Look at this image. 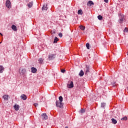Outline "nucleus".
Returning a JSON list of instances; mask_svg holds the SVG:
<instances>
[{"instance_id": "f257e3e1", "label": "nucleus", "mask_w": 128, "mask_h": 128, "mask_svg": "<svg viewBox=\"0 0 128 128\" xmlns=\"http://www.w3.org/2000/svg\"><path fill=\"white\" fill-rule=\"evenodd\" d=\"M56 104L58 108H62V106H64V104L58 100L56 102Z\"/></svg>"}, {"instance_id": "f03ea898", "label": "nucleus", "mask_w": 128, "mask_h": 128, "mask_svg": "<svg viewBox=\"0 0 128 128\" xmlns=\"http://www.w3.org/2000/svg\"><path fill=\"white\" fill-rule=\"evenodd\" d=\"M74 87V82L72 81H69L68 84H67V88H72Z\"/></svg>"}, {"instance_id": "7ed1b4c3", "label": "nucleus", "mask_w": 128, "mask_h": 128, "mask_svg": "<svg viewBox=\"0 0 128 128\" xmlns=\"http://www.w3.org/2000/svg\"><path fill=\"white\" fill-rule=\"evenodd\" d=\"M90 66H86V67L84 68L85 74H88L90 73Z\"/></svg>"}, {"instance_id": "20e7f679", "label": "nucleus", "mask_w": 128, "mask_h": 128, "mask_svg": "<svg viewBox=\"0 0 128 128\" xmlns=\"http://www.w3.org/2000/svg\"><path fill=\"white\" fill-rule=\"evenodd\" d=\"M56 58V54H50L48 56V59L50 60H54V58Z\"/></svg>"}, {"instance_id": "39448f33", "label": "nucleus", "mask_w": 128, "mask_h": 128, "mask_svg": "<svg viewBox=\"0 0 128 128\" xmlns=\"http://www.w3.org/2000/svg\"><path fill=\"white\" fill-rule=\"evenodd\" d=\"M42 118L43 120H48V116H46V114L44 113L42 114Z\"/></svg>"}, {"instance_id": "423d86ee", "label": "nucleus", "mask_w": 128, "mask_h": 128, "mask_svg": "<svg viewBox=\"0 0 128 128\" xmlns=\"http://www.w3.org/2000/svg\"><path fill=\"white\" fill-rule=\"evenodd\" d=\"M6 8H12L10 5V0H7L6 1Z\"/></svg>"}, {"instance_id": "0eeeda50", "label": "nucleus", "mask_w": 128, "mask_h": 128, "mask_svg": "<svg viewBox=\"0 0 128 128\" xmlns=\"http://www.w3.org/2000/svg\"><path fill=\"white\" fill-rule=\"evenodd\" d=\"M94 2L92 0H90L87 2V6H94Z\"/></svg>"}, {"instance_id": "6e6552de", "label": "nucleus", "mask_w": 128, "mask_h": 128, "mask_svg": "<svg viewBox=\"0 0 128 128\" xmlns=\"http://www.w3.org/2000/svg\"><path fill=\"white\" fill-rule=\"evenodd\" d=\"M31 70H32V72L33 74H36L38 70H36V68H34V67H32L31 68Z\"/></svg>"}, {"instance_id": "1a4fd4ad", "label": "nucleus", "mask_w": 128, "mask_h": 128, "mask_svg": "<svg viewBox=\"0 0 128 128\" xmlns=\"http://www.w3.org/2000/svg\"><path fill=\"white\" fill-rule=\"evenodd\" d=\"M20 76H24L26 74V69H22L21 72H20Z\"/></svg>"}, {"instance_id": "9d476101", "label": "nucleus", "mask_w": 128, "mask_h": 128, "mask_svg": "<svg viewBox=\"0 0 128 128\" xmlns=\"http://www.w3.org/2000/svg\"><path fill=\"white\" fill-rule=\"evenodd\" d=\"M20 98L23 100H26V96L24 94H22L20 96Z\"/></svg>"}, {"instance_id": "9b49d317", "label": "nucleus", "mask_w": 128, "mask_h": 128, "mask_svg": "<svg viewBox=\"0 0 128 128\" xmlns=\"http://www.w3.org/2000/svg\"><path fill=\"white\" fill-rule=\"evenodd\" d=\"M14 108L15 110H20V106L17 104H15L14 106Z\"/></svg>"}, {"instance_id": "f8f14e48", "label": "nucleus", "mask_w": 128, "mask_h": 128, "mask_svg": "<svg viewBox=\"0 0 128 128\" xmlns=\"http://www.w3.org/2000/svg\"><path fill=\"white\" fill-rule=\"evenodd\" d=\"M4 66H0V74H2L4 72Z\"/></svg>"}, {"instance_id": "ddd939ff", "label": "nucleus", "mask_w": 128, "mask_h": 128, "mask_svg": "<svg viewBox=\"0 0 128 128\" xmlns=\"http://www.w3.org/2000/svg\"><path fill=\"white\" fill-rule=\"evenodd\" d=\"M48 10V5H44L42 7V10Z\"/></svg>"}, {"instance_id": "4468645a", "label": "nucleus", "mask_w": 128, "mask_h": 128, "mask_svg": "<svg viewBox=\"0 0 128 128\" xmlns=\"http://www.w3.org/2000/svg\"><path fill=\"white\" fill-rule=\"evenodd\" d=\"M112 124H117L118 122V121L114 118L112 119Z\"/></svg>"}, {"instance_id": "2eb2a0df", "label": "nucleus", "mask_w": 128, "mask_h": 128, "mask_svg": "<svg viewBox=\"0 0 128 128\" xmlns=\"http://www.w3.org/2000/svg\"><path fill=\"white\" fill-rule=\"evenodd\" d=\"M84 72L82 70H81L80 72L79 73L80 76H84Z\"/></svg>"}, {"instance_id": "dca6fc26", "label": "nucleus", "mask_w": 128, "mask_h": 128, "mask_svg": "<svg viewBox=\"0 0 128 128\" xmlns=\"http://www.w3.org/2000/svg\"><path fill=\"white\" fill-rule=\"evenodd\" d=\"M8 95H4L3 96V98H4V100H8Z\"/></svg>"}, {"instance_id": "f3484780", "label": "nucleus", "mask_w": 128, "mask_h": 128, "mask_svg": "<svg viewBox=\"0 0 128 128\" xmlns=\"http://www.w3.org/2000/svg\"><path fill=\"white\" fill-rule=\"evenodd\" d=\"M12 30H16V26L13 24L12 26Z\"/></svg>"}, {"instance_id": "a211bd4d", "label": "nucleus", "mask_w": 128, "mask_h": 128, "mask_svg": "<svg viewBox=\"0 0 128 128\" xmlns=\"http://www.w3.org/2000/svg\"><path fill=\"white\" fill-rule=\"evenodd\" d=\"M58 42V38L56 37H55V38L54 39V44H56Z\"/></svg>"}, {"instance_id": "6ab92c4d", "label": "nucleus", "mask_w": 128, "mask_h": 128, "mask_svg": "<svg viewBox=\"0 0 128 128\" xmlns=\"http://www.w3.org/2000/svg\"><path fill=\"white\" fill-rule=\"evenodd\" d=\"M38 62H39V64H42L44 62V59L42 58H40L38 60Z\"/></svg>"}, {"instance_id": "aec40b11", "label": "nucleus", "mask_w": 128, "mask_h": 128, "mask_svg": "<svg viewBox=\"0 0 128 128\" xmlns=\"http://www.w3.org/2000/svg\"><path fill=\"white\" fill-rule=\"evenodd\" d=\"M59 98V102H62V100H64V98H62V96H60L58 98Z\"/></svg>"}, {"instance_id": "412c9836", "label": "nucleus", "mask_w": 128, "mask_h": 128, "mask_svg": "<svg viewBox=\"0 0 128 128\" xmlns=\"http://www.w3.org/2000/svg\"><path fill=\"white\" fill-rule=\"evenodd\" d=\"M28 6L30 8H32V2H29L28 4Z\"/></svg>"}, {"instance_id": "4be33fe9", "label": "nucleus", "mask_w": 128, "mask_h": 128, "mask_svg": "<svg viewBox=\"0 0 128 128\" xmlns=\"http://www.w3.org/2000/svg\"><path fill=\"white\" fill-rule=\"evenodd\" d=\"M78 14H83L82 10H78Z\"/></svg>"}, {"instance_id": "5701e85b", "label": "nucleus", "mask_w": 128, "mask_h": 128, "mask_svg": "<svg viewBox=\"0 0 128 128\" xmlns=\"http://www.w3.org/2000/svg\"><path fill=\"white\" fill-rule=\"evenodd\" d=\"M121 120H128V117L124 116L121 118Z\"/></svg>"}, {"instance_id": "b1692460", "label": "nucleus", "mask_w": 128, "mask_h": 128, "mask_svg": "<svg viewBox=\"0 0 128 128\" xmlns=\"http://www.w3.org/2000/svg\"><path fill=\"white\" fill-rule=\"evenodd\" d=\"M98 20H102V16L99 15L98 16Z\"/></svg>"}, {"instance_id": "393cba45", "label": "nucleus", "mask_w": 128, "mask_h": 128, "mask_svg": "<svg viewBox=\"0 0 128 128\" xmlns=\"http://www.w3.org/2000/svg\"><path fill=\"white\" fill-rule=\"evenodd\" d=\"M121 16L122 18H120V22H124V16L123 15Z\"/></svg>"}, {"instance_id": "a878e982", "label": "nucleus", "mask_w": 128, "mask_h": 128, "mask_svg": "<svg viewBox=\"0 0 128 128\" xmlns=\"http://www.w3.org/2000/svg\"><path fill=\"white\" fill-rule=\"evenodd\" d=\"M86 28V27H84V26H80V29H81L82 30H84Z\"/></svg>"}, {"instance_id": "bb28decb", "label": "nucleus", "mask_w": 128, "mask_h": 128, "mask_svg": "<svg viewBox=\"0 0 128 128\" xmlns=\"http://www.w3.org/2000/svg\"><path fill=\"white\" fill-rule=\"evenodd\" d=\"M80 112L81 114H84V113L86 112V110H84V109H81L80 110Z\"/></svg>"}, {"instance_id": "cd10ccee", "label": "nucleus", "mask_w": 128, "mask_h": 128, "mask_svg": "<svg viewBox=\"0 0 128 128\" xmlns=\"http://www.w3.org/2000/svg\"><path fill=\"white\" fill-rule=\"evenodd\" d=\"M86 46L88 50H90V44L88 43L86 44Z\"/></svg>"}, {"instance_id": "c85d7f7f", "label": "nucleus", "mask_w": 128, "mask_h": 128, "mask_svg": "<svg viewBox=\"0 0 128 128\" xmlns=\"http://www.w3.org/2000/svg\"><path fill=\"white\" fill-rule=\"evenodd\" d=\"M124 32H128V28H126L124 30Z\"/></svg>"}, {"instance_id": "c756f323", "label": "nucleus", "mask_w": 128, "mask_h": 128, "mask_svg": "<svg viewBox=\"0 0 128 128\" xmlns=\"http://www.w3.org/2000/svg\"><path fill=\"white\" fill-rule=\"evenodd\" d=\"M106 106V103H102V108H104Z\"/></svg>"}, {"instance_id": "7c9ffc66", "label": "nucleus", "mask_w": 128, "mask_h": 128, "mask_svg": "<svg viewBox=\"0 0 128 128\" xmlns=\"http://www.w3.org/2000/svg\"><path fill=\"white\" fill-rule=\"evenodd\" d=\"M58 36H59L60 38H62V34L59 33Z\"/></svg>"}, {"instance_id": "2f4dec72", "label": "nucleus", "mask_w": 128, "mask_h": 128, "mask_svg": "<svg viewBox=\"0 0 128 128\" xmlns=\"http://www.w3.org/2000/svg\"><path fill=\"white\" fill-rule=\"evenodd\" d=\"M61 72H62L63 74L66 72V70H61Z\"/></svg>"}, {"instance_id": "473e14b6", "label": "nucleus", "mask_w": 128, "mask_h": 128, "mask_svg": "<svg viewBox=\"0 0 128 128\" xmlns=\"http://www.w3.org/2000/svg\"><path fill=\"white\" fill-rule=\"evenodd\" d=\"M104 2H106V4H108V0H104Z\"/></svg>"}, {"instance_id": "72a5a7b5", "label": "nucleus", "mask_w": 128, "mask_h": 128, "mask_svg": "<svg viewBox=\"0 0 128 128\" xmlns=\"http://www.w3.org/2000/svg\"><path fill=\"white\" fill-rule=\"evenodd\" d=\"M34 106H38V103H34Z\"/></svg>"}, {"instance_id": "f704fd0d", "label": "nucleus", "mask_w": 128, "mask_h": 128, "mask_svg": "<svg viewBox=\"0 0 128 128\" xmlns=\"http://www.w3.org/2000/svg\"><path fill=\"white\" fill-rule=\"evenodd\" d=\"M0 36H2V33H0Z\"/></svg>"}, {"instance_id": "c9c22d12", "label": "nucleus", "mask_w": 128, "mask_h": 128, "mask_svg": "<svg viewBox=\"0 0 128 128\" xmlns=\"http://www.w3.org/2000/svg\"><path fill=\"white\" fill-rule=\"evenodd\" d=\"M0 36H2V33H0Z\"/></svg>"}, {"instance_id": "e433bc0d", "label": "nucleus", "mask_w": 128, "mask_h": 128, "mask_svg": "<svg viewBox=\"0 0 128 128\" xmlns=\"http://www.w3.org/2000/svg\"><path fill=\"white\" fill-rule=\"evenodd\" d=\"M65 128H68V126H66Z\"/></svg>"}, {"instance_id": "4c0bfd02", "label": "nucleus", "mask_w": 128, "mask_h": 128, "mask_svg": "<svg viewBox=\"0 0 128 128\" xmlns=\"http://www.w3.org/2000/svg\"><path fill=\"white\" fill-rule=\"evenodd\" d=\"M0 44H2V42H0Z\"/></svg>"}]
</instances>
